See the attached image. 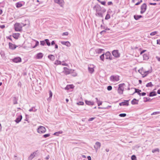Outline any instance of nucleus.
I'll list each match as a JSON object with an SVG mask.
<instances>
[{
    "label": "nucleus",
    "mask_w": 160,
    "mask_h": 160,
    "mask_svg": "<svg viewBox=\"0 0 160 160\" xmlns=\"http://www.w3.org/2000/svg\"><path fill=\"white\" fill-rule=\"evenodd\" d=\"M45 43H46L48 46H50V42H49V40L48 39H46L45 40Z\"/></svg>",
    "instance_id": "obj_36"
},
{
    "label": "nucleus",
    "mask_w": 160,
    "mask_h": 160,
    "mask_svg": "<svg viewBox=\"0 0 160 160\" xmlns=\"http://www.w3.org/2000/svg\"><path fill=\"white\" fill-rule=\"evenodd\" d=\"M128 101L129 100H125L124 102L120 103L119 105L120 106L124 105L128 106L129 105Z\"/></svg>",
    "instance_id": "obj_14"
},
{
    "label": "nucleus",
    "mask_w": 160,
    "mask_h": 160,
    "mask_svg": "<svg viewBox=\"0 0 160 160\" xmlns=\"http://www.w3.org/2000/svg\"><path fill=\"white\" fill-rule=\"evenodd\" d=\"M103 50H104L103 49H100V48L97 49H96L95 52L96 53L99 54V53H102V51Z\"/></svg>",
    "instance_id": "obj_25"
},
{
    "label": "nucleus",
    "mask_w": 160,
    "mask_h": 160,
    "mask_svg": "<svg viewBox=\"0 0 160 160\" xmlns=\"http://www.w3.org/2000/svg\"><path fill=\"white\" fill-rule=\"evenodd\" d=\"M55 2L59 4L61 6H62L63 4V0H54Z\"/></svg>",
    "instance_id": "obj_16"
},
{
    "label": "nucleus",
    "mask_w": 160,
    "mask_h": 160,
    "mask_svg": "<svg viewBox=\"0 0 160 160\" xmlns=\"http://www.w3.org/2000/svg\"><path fill=\"white\" fill-rule=\"evenodd\" d=\"M134 89L135 90V91L132 94H134L135 93H137L139 96H141V94L140 92L141 91V90L136 88H134Z\"/></svg>",
    "instance_id": "obj_23"
},
{
    "label": "nucleus",
    "mask_w": 160,
    "mask_h": 160,
    "mask_svg": "<svg viewBox=\"0 0 160 160\" xmlns=\"http://www.w3.org/2000/svg\"><path fill=\"white\" fill-rule=\"evenodd\" d=\"M102 103V102L100 101L97 102L98 105V106H100V105H101Z\"/></svg>",
    "instance_id": "obj_57"
},
{
    "label": "nucleus",
    "mask_w": 160,
    "mask_h": 160,
    "mask_svg": "<svg viewBox=\"0 0 160 160\" xmlns=\"http://www.w3.org/2000/svg\"><path fill=\"white\" fill-rule=\"evenodd\" d=\"M143 101L145 102H147L148 101H149V100H151V99L150 98L148 97H144L143 98Z\"/></svg>",
    "instance_id": "obj_33"
},
{
    "label": "nucleus",
    "mask_w": 160,
    "mask_h": 160,
    "mask_svg": "<svg viewBox=\"0 0 160 160\" xmlns=\"http://www.w3.org/2000/svg\"><path fill=\"white\" fill-rule=\"evenodd\" d=\"M126 116L125 113H121L119 115V116L121 117H125Z\"/></svg>",
    "instance_id": "obj_51"
},
{
    "label": "nucleus",
    "mask_w": 160,
    "mask_h": 160,
    "mask_svg": "<svg viewBox=\"0 0 160 160\" xmlns=\"http://www.w3.org/2000/svg\"><path fill=\"white\" fill-rule=\"evenodd\" d=\"M35 156V153L31 154L30 156L28 158V160H32Z\"/></svg>",
    "instance_id": "obj_24"
},
{
    "label": "nucleus",
    "mask_w": 160,
    "mask_h": 160,
    "mask_svg": "<svg viewBox=\"0 0 160 160\" xmlns=\"http://www.w3.org/2000/svg\"><path fill=\"white\" fill-rule=\"evenodd\" d=\"M140 13L142 14L143 13L146 11L147 9V5L146 3L143 4L141 6Z\"/></svg>",
    "instance_id": "obj_5"
},
{
    "label": "nucleus",
    "mask_w": 160,
    "mask_h": 160,
    "mask_svg": "<svg viewBox=\"0 0 160 160\" xmlns=\"http://www.w3.org/2000/svg\"><path fill=\"white\" fill-rule=\"evenodd\" d=\"M105 58L107 59H109L110 60H112V58L111 55V54L109 52H107L105 54Z\"/></svg>",
    "instance_id": "obj_9"
},
{
    "label": "nucleus",
    "mask_w": 160,
    "mask_h": 160,
    "mask_svg": "<svg viewBox=\"0 0 160 160\" xmlns=\"http://www.w3.org/2000/svg\"><path fill=\"white\" fill-rule=\"evenodd\" d=\"M45 128L42 126H39L37 129V132L40 133H43L46 132Z\"/></svg>",
    "instance_id": "obj_4"
},
{
    "label": "nucleus",
    "mask_w": 160,
    "mask_h": 160,
    "mask_svg": "<svg viewBox=\"0 0 160 160\" xmlns=\"http://www.w3.org/2000/svg\"><path fill=\"white\" fill-rule=\"evenodd\" d=\"M95 118H90L88 120V121H92L93 120L95 119Z\"/></svg>",
    "instance_id": "obj_58"
},
{
    "label": "nucleus",
    "mask_w": 160,
    "mask_h": 160,
    "mask_svg": "<svg viewBox=\"0 0 160 160\" xmlns=\"http://www.w3.org/2000/svg\"><path fill=\"white\" fill-rule=\"evenodd\" d=\"M96 15L97 16L100 17H103V14L101 11L99 12H96Z\"/></svg>",
    "instance_id": "obj_22"
},
{
    "label": "nucleus",
    "mask_w": 160,
    "mask_h": 160,
    "mask_svg": "<svg viewBox=\"0 0 160 160\" xmlns=\"http://www.w3.org/2000/svg\"><path fill=\"white\" fill-rule=\"evenodd\" d=\"M101 3L103 5H105L106 4V2L105 1L101 2Z\"/></svg>",
    "instance_id": "obj_60"
},
{
    "label": "nucleus",
    "mask_w": 160,
    "mask_h": 160,
    "mask_svg": "<svg viewBox=\"0 0 160 160\" xmlns=\"http://www.w3.org/2000/svg\"><path fill=\"white\" fill-rule=\"evenodd\" d=\"M37 109H36L35 107H32V108H30V109H29V112H32H32H36V111H37Z\"/></svg>",
    "instance_id": "obj_34"
},
{
    "label": "nucleus",
    "mask_w": 160,
    "mask_h": 160,
    "mask_svg": "<svg viewBox=\"0 0 160 160\" xmlns=\"http://www.w3.org/2000/svg\"><path fill=\"white\" fill-rule=\"evenodd\" d=\"M88 70L89 72L91 73H92L94 71V69L92 68H90L89 67H88Z\"/></svg>",
    "instance_id": "obj_32"
},
{
    "label": "nucleus",
    "mask_w": 160,
    "mask_h": 160,
    "mask_svg": "<svg viewBox=\"0 0 160 160\" xmlns=\"http://www.w3.org/2000/svg\"><path fill=\"white\" fill-rule=\"evenodd\" d=\"M142 2V0H140V1L138 2L137 3H136L135 4V5H139L141 2Z\"/></svg>",
    "instance_id": "obj_56"
},
{
    "label": "nucleus",
    "mask_w": 160,
    "mask_h": 160,
    "mask_svg": "<svg viewBox=\"0 0 160 160\" xmlns=\"http://www.w3.org/2000/svg\"><path fill=\"white\" fill-rule=\"evenodd\" d=\"M138 100L136 99H133L131 101V103L133 105L138 104Z\"/></svg>",
    "instance_id": "obj_21"
},
{
    "label": "nucleus",
    "mask_w": 160,
    "mask_h": 160,
    "mask_svg": "<svg viewBox=\"0 0 160 160\" xmlns=\"http://www.w3.org/2000/svg\"><path fill=\"white\" fill-rule=\"evenodd\" d=\"M63 69L64 73L66 75L70 74L72 72L74 71V70L69 69L67 67H64Z\"/></svg>",
    "instance_id": "obj_6"
},
{
    "label": "nucleus",
    "mask_w": 160,
    "mask_h": 160,
    "mask_svg": "<svg viewBox=\"0 0 160 160\" xmlns=\"http://www.w3.org/2000/svg\"><path fill=\"white\" fill-rule=\"evenodd\" d=\"M62 131H59L58 132H55L53 134V135L58 136L59 134H62Z\"/></svg>",
    "instance_id": "obj_38"
},
{
    "label": "nucleus",
    "mask_w": 160,
    "mask_h": 160,
    "mask_svg": "<svg viewBox=\"0 0 160 160\" xmlns=\"http://www.w3.org/2000/svg\"><path fill=\"white\" fill-rule=\"evenodd\" d=\"M61 64V62L60 61L57 60L56 61L54 62V64L58 65Z\"/></svg>",
    "instance_id": "obj_39"
},
{
    "label": "nucleus",
    "mask_w": 160,
    "mask_h": 160,
    "mask_svg": "<svg viewBox=\"0 0 160 160\" xmlns=\"http://www.w3.org/2000/svg\"><path fill=\"white\" fill-rule=\"evenodd\" d=\"M16 6L17 8L21 7L22 6V4L20 2H18L16 4Z\"/></svg>",
    "instance_id": "obj_29"
},
{
    "label": "nucleus",
    "mask_w": 160,
    "mask_h": 160,
    "mask_svg": "<svg viewBox=\"0 0 160 160\" xmlns=\"http://www.w3.org/2000/svg\"><path fill=\"white\" fill-rule=\"evenodd\" d=\"M113 55L116 58H118L120 57V53H119L118 51L117 50H114L112 52Z\"/></svg>",
    "instance_id": "obj_8"
},
{
    "label": "nucleus",
    "mask_w": 160,
    "mask_h": 160,
    "mask_svg": "<svg viewBox=\"0 0 160 160\" xmlns=\"http://www.w3.org/2000/svg\"><path fill=\"white\" fill-rule=\"evenodd\" d=\"M157 33V32L154 31L150 33V35L151 36H153L155 35Z\"/></svg>",
    "instance_id": "obj_49"
},
{
    "label": "nucleus",
    "mask_w": 160,
    "mask_h": 160,
    "mask_svg": "<svg viewBox=\"0 0 160 160\" xmlns=\"http://www.w3.org/2000/svg\"><path fill=\"white\" fill-rule=\"evenodd\" d=\"M22 115H20L18 116L17 118H16V119L15 120V122L17 123H18L20 122L22 119Z\"/></svg>",
    "instance_id": "obj_15"
},
{
    "label": "nucleus",
    "mask_w": 160,
    "mask_h": 160,
    "mask_svg": "<svg viewBox=\"0 0 160 160\" xmlns=\"http://www.w3.org/2000/svg\"><path fill=\"white\" fill-rule=\"evenodd\" d=\"M100 58L101 60H102V61H103L104 58V54H102L101 56H100Z\"/></svg>",
    "instance_id": "obj_40"
},
{
    "label": "nucleus",
    "mask_w": 160,
    "mask_h": 160,
    "mask_svg": "<svg viewBox=\"0 0 160 160\" xmlns=\"http://www.w3.org/2000/svg\"><path fill=\"white\" fill-rule=\"evenodd\" d=\"M40 44L42 46H44L45 44V40L44 41H40Z\"/></svg>",
    "instance_id": "obj_47"
},
{
    "label": "nucleus",
    "mask_w": 160,
    "mask_h": 160,
    "mask_svg": "<svg viewBox=\"0 0 160 160\" xmlns=\"http://www.w3.org/2000/svg\"><path fill=\"white\" fill-rule=\"evenodd\" d=\"M125 84L124 83L119 84L118 89V92L120 95L123 94L124 91V87Z\"/></svg>",
    "instance_id": "obj_2"
},
{
    "label": "nucleus",
    "mask_w": 160,
    "mask_h": 160,
    "mask_svg": "<svg viewBox=\"0 0 160 160\" xmlns=\"http://www.w3.org/2000/svg\"><path fill=\"white\" fill-rule=\"evenodd\" d=\"M141 95H142V96H144L146 95V93L144 92L141 93Z\"/></svg>",
    "instance_id": "obj_61"
},
{
    "label": "nucleus",
    "mask_w": 160,
    "mask_h": 160,
    "mask_svg": "<svg viewBox=\"0 0 160 160\" xmlns=\"http://www.w3.org/2000/svg\"><path fill=\"white\" fill-rule=\"evenodd\" d=\"M74 86L72 85H68L65 88V90H69L70 89H72L74 88Z\"/></svg>",
    "instance_id": "obj_19"
},
{
    "label": "nucleus",
    "mask_w": 160,
    "mask_h": 160,
    "mask_svg": "<svg viewBox=\"0 0 160 160\" xmlns=\"http://www.w3.org/2000/svg\"><path fill=\"white\" fill-rule=\"evenodd\" d=\"M86 104L88 105H93L94 104V102L90 101L85 100Z\"/></svg>",
    "instance_id": "obj_17"
},
{
    "label": "nucleus",
    "mask_w": 160,
    "mask_h": 160,
    "mask_svg": "<svg viewBox=\"0 0 160 160\" xmlns=\"http://www.w3.org/2000/svg\"><path fill=\"white\" fill-rule=\"evenodd\" d=\"M138 72L141 73L142 75L144 76V70L142 69H139L138 70Z\"/></svg>",
    "instance_id": "obj_37"
},
{
    "label": "nucleus",
    "mask_w": 160,
    "mask_h": 160,
    "mask_svg": "<svg viewBox=\"0 0 160 160\" xmlns=\"http://www.w3.org/2000/svg\"><path fill=\"white\" fill-rule=\"evenodd\" d=\"M156 95V94L155 92L153 91L150 92L149 95V97H152L154 96H155Z\"/></svg>",
    "instance_id": "obj_30"
},
{
    "label": "nucleus",
    "mask_w": 160,
    "mask_h": 160,
    "mask_svg": "<svg viewBox=\"0 0 160 160\" xmlns=\"http://www.w3.org/2000/svg\"><path fill=\"white\" fill-rule=\"evenodd\" d=\"M68 32H66L63 33L62 34V36H64V35L65 36H67L68 35Z\"/></svg>",
    "instance_id": "obj_55"
},
{
    "label": "nucleus",
    "mask_w": 160,
    "mask_h": 160,
    "mask_svg": "<svg viewBox=\"0 0 160 160\" xmlns=\"http://www.w3.org/2000/svg\"><path fill=\"white\" fill-rule=\"evenodd\" d=\"M39 45V42L38 41H36V44L34 46L33 48H35Z\"/></svg>",
    "instance_id": "obj_54"
},
{
    "label": "nucleus",
    "mask_w": 160,
    "mask_h": 160,
    "mask_svg": "<svg viewBox=\"0 0 160 160\" xmlns=\"http://www.w3.org/2000/svg\"><path fill=\"white\" fill-rule=\"evenodd\" d=\"M49 97L48 98V99H50L52 97V93L51 90H50L49 91Z\"/></svg>",
    "instance_id": "obj_44"
},
{
    "label": "nucleus",
    "mask_w": 160,
    "mask_h": 160,
    "mask_svg": "<svg viewBox=\"0 0 160 160\" xmlns=\"http://www.w3.org/2000/svg\"><path fill=\"white\" fill-rule=\"evenodd\" d=\"M131 159L132 160H137L136 156L134 155H133L131 157Z\"/></svg>",
    "instance_id": "obj_46"
},
{
    "label": "nucleus",
    "mask_w": 160,
    "mask_h": 160,
    "mask_svg": "<svg viewBox=\"0 0 160 160\" xmlns=\"http://www.w3.org/2000/svg\"><path fill=\"white\" fill-rule=\"evenodd\" d=\"M61 43L62 45H65L68 47H69L71 45V43L68 41H61Z\"/></svg>",
    "instance_id": "obj_13"
},
{
    "label": "nucleus",
    "mask_w": 160,
    "mask_h": 160,
    "mask_svg": "<svg viewBox=\"0 0 160 160\" xmlns=\"http://www.w3.org/2000/svg\"><path fill=\"white\" fill-rule=\"evenodd\" d=\"M70 74H71L72 76L73 77L76 76L77 75V73L74 72V71L72 72Z\"/></svg>",
    "instance_id": "obj_43"
},
{
    "label": "nucleus",
    "mask_w": 160,
    "mask_h": 160,
    "mask_svg": "<svg viewBox=\"0 0 160 160\" xmlns=\"http://www.w3.org/2000/svg\"><path fill=\"white\" fill-rule=\"evenodd\" d=\"M110 18V15L108 14H107L105 17V19L108 20V19H109Z\"/></svg>",
    "instance_id": "obj_45"
},
{
    "label": "nucleus",
    "mask_w": 160,
    "mask_h": 160,
    "mask_svg": "<svg viewBox=\"0 0 160 160\" xmlns=\"http://www.w3.org/2000/svg\"><path fill=\"white\" fill-rule=\"evenodd\" d=\"M26 24L24 25L23 23H15L14 25V28L15 31L17 32L21 31L22 30V26H24Z\"/></svg>",
    "instance_id": "obj_1"
},
{
    "label": "nucleus",
    "mask_w": 160,
    "mask_h": 160,
    "mask_svg": "<svg viewBox=\"0 0 160 160\" xmlns=\"http://www.w3.org/2000/svg\"><path fill=\"white\" fill-rule=\"evenodd\" d=\"M110 80L112 82H118L119 80V76L118 75H112L110 78Z\"/></svg>",
    "instance_id": "obj_3"
},
{
    "label": "nucleus",
    "mask_w": 160,
    "mask_h": 160,
    "mask_svg": "<svg viewBox=\"0 0 160 160\" xmlns=\"http://www.w3.org/2000/svg\"><path fill=\"white\" fill-rule=\"evenodd\" d=\"M160 113V112H153L152 113L151 115H156V114H158Z\"/></svg>",
    "instance_id": "obj_48"
},
{
    "label": "nucleus",
    "mask_w": 160,
    "mask_h": 160,
    "mask_svg": "<svg viewBox=\"0 0 160 160\" xmlns=\"http://www.w3.org/2000/svg\"><path fill=\"white\" fill-rule=\"evenodd\" d=\"M84 102H79L77 103V104L78 105H82L84 104Z\"/></svg>",
    "instance_id": "obj_50"
},
{
    "label": "nucleus",
    "mask_w": 160,
    "mask_h": 160,
    "mask_svg": "<svg viewBox=\"0 0 160 160\" xmlns=\"http://www.w3.org/2000/svg\"><path fill=\"white\" fill-rule=\"evenodd\" d=\"M48 57L52 61H54L55 59V57L52 55L51 54L49 55Z\"/></svg>",
    "instance_id": "obj_27"
},
{
    "label": "nucleus",
    "mask_w": 160,
    "mask_h": 160,
    "mask_svg": "<svg viewBox=\"0 0 160 160\" xmlns=\"http://www.w3.org/2000/svg\"><path fill=\"white\" fill-rule=\"evenodd\" d=\"M146 87H152L153 85L152 84V82H149L146 85Z\"/></svg>",
    "instance_id": "obj_35"
},
{
    "label": "nucleus",
    "mask_w": 160,
    "mask_h": 160,
    "mask_svg": "<svg viewBox=\"0 0 160 160\" xmlns=\"http://www.w3.org/2000/svg\"><path fill=\"white\" fill-rule=\"evenodd\" d=\"M19 35L20 34L19 33H15L13 34V37L14 38L17 39L19 37Z\"/></svg>",
    "instance_id": "obj_26"
},
{
    "label": "nucleus",
    "mask_w": 160,
    "mask_h": 160,
    "mask_svg": "<svg viewBox=\"0 0 160 160\" xmlns=\"http://www.w3.org/2000/svg\"><path fill=\"white\" fill-rule=\"evenodd\" d=\"M87 158L88 159V160H91V157L90 156H88V157H87Z\"/></svg>",
    "instance_id": "obj_64"
},
{
    "label": "nucleus",
    "mask_w": 160,
    "mask_h": 160,
    "mask_svg": "<svg viewBox=\"0 0 160 160\" xmlns=\"http://www.w3.org/2000/svg\"><path fill=\"white\" fill-rule=\"evenodd\" d=\"M12 61L15 63L20 62L21 61V58L19 57H16L13 59Z\"/></svg>",
    "instance_id": "obj_12"
},
{
    "label": "nucleus",
    "mask_w": 160,
    "mask_h": 160,
    "mask_svg": "<svg viewBox=\"0 0 160 160\" xmlns=\"http://www.w3.org/2000/svg\"><path fill=\"white\" fill-rule=\"evenodd\" d=\"M159 149L158 148H156L155 149H153L152 150V152L153 153H155L156 152H159Z\"/></svg>",
    "instance_id": "obj_41"
},
{
    "label": "nucleus",
    "mask_w": 160,
    "mask_h": 160,
    "mask_svg": "<svg viewBox=\"0 0 160 160\" xmlns=\"http://www.w3.org/2000/svg\"><path fill=\"white\" fill-rule=\"evenodd\" d=\"M101 147V143L98 142H97L95 143V145L94 146V148L96 151L99 149Z\"/></svg>",
    "instance_id": "obj_10"
},
{
    "label": "nucleus",
    "mask_w": 160,
    "mask_h": 160,
    "mask_svg": "<svg viewBox=\"0 0 160 160\" xmlns=\"http://www.w3.org/2000/svg\"><path fill=\"white\" fill-rule=\"evenodd\" d=\"M18 99L16 97H14L13 98V102L14 104H17Z\"/></svg>",
    "instance_id": "obj_31"
},
{
    "label": "nucleus",
    "mask_w": 160,
    "mask_h": 160,
    "mask_svg": "<svg viewBox=\"0 0 160 160\" xmlns=\"http://www.w3.org/2000/svg\"><path fill=\"white\" fill-rule=\"evenodd\" d=\"M143 57L144 59L146 60L148 58V56L146 54H144L143 55Z\"/></svg>",
    "instance_id": "obj_42"
},
{
    "label": "nucleus",
    "mask_w": 160,
    "mask_h": 160,
    "mask_svg": "<svg viewBox=\"0 0 160 160\" xmlns=\"http://www.w3.org/2000/svg\"><path fill=\"white\" fill-rule=\"evenodd\" d=\"M157 44L160 45V39L157 40Z\"/></svg>",
    "instance_id": "obj_62"
},
{
    "label": "nucleus",
    "mask_w": 160,
    "mask_h": 160,
    "mask_svg": "<svg viewBox=\"0 0 160 160\" xmlns=\"http://www.w3.org/2000/svg\"><path fill=\"white\" fill-rule=\"evenodd\" d=\"M112 88L111 86H109L107 87V89L108 91L111 90L112 89Z\"/></svg>",
    "instance_id": "obj_53"
},
{
    "label": "nucleus",
    "mask_w": 160,
    "mask_h": 160,
    "mask_svg": "<svg viewBox=\"0 0 160 160\" xmlns=\"http://www.w3.org/2000/svg\"><path fill=\"white\" fill-rule=\"evenodd\" d=\"M152 72V70L151 69L148 70L147 71H145L144 72V76H143V77H144L147 76L148 74L151 73Z\"/></svg>",
    "instance_id": "obj_18"
},
{
    "label": "nucleus",
    "mask_w": 160,
    "mask_h": 160,
    "mask_svg": "<svg viewBox=\"0 0 160 160\" xmlns=\"http://www.w3.org/2000/svg\"><path fill=\"white\" fill-rule=\"evenodd\" d=\"M142 17V15H135L134 16V18L136 20H138L140 18H141Z\"/></svg>",
    "instance_id": "obj_28"
},
{
    "label": "nucleus",
    "mask_w": 160,
    "mask_h": 160,
    "mask_svg": "<svg viewBox=\"0 0 160 160\" xmlns=\"http://www.w3.org/2000/svg\"><path fill=\"white\" fill-rule=\"evenodd\" d=\"M5 26L4 25H0V28H2V29H3L4 28H5Z\"/></svg>",
    "instance_id": "obj_59"
},
{
    "label": "nucleus",
    "mask_w": 160,
    "mask_h": 160,
    "mask_svg": "<svg viewBox=\"0 0 160 160\" xmlns=\"http://www.w3.org/2000/svg\"><path fill=\"white\" fill-rule=\"evenodd\" d=\"M93 8V9L96 11V12H99L101 11V8L100 6L98 4L95 5Z\"/></svg>",
    "instance_id": "obj_7"
},
{
    "label": "nucleus",
    "mask_w": 160,
    "mask_h": 160,
    "mask_svg": "<svg viewBox=\"0 0 160 160\" xmlns=\"http://www.w3.org/2000/svg\"><path fill=\"white\" fill-rule=\"evenodd\" d=\"M156 58H157V59L158 60V61L160 62V58H159L158 56H156Z\"/></svg>",
    "instance_id": "obj_63"
},
{
    "label": "nucleus",
    "mask_w": 160,
    "mask_h": 160,
    "mask_svg": "<svg viewBox=\"0 0 160 160\" xmlns=\"http://www.w3.org/2000/svg\"><path fill=\"white\" fill-rule=\"evenodd\" d=\"M43 54L41 52L38 53L37 55V59H41L43 57Z\"/></svg>",
    "instance_id": "obj_20"
},
{
    "label": "nucleus",
    "mask_w": 160,
    "mask_h": 160,
    "mask_svg": "<svg viewBox=\"0 0 160 160\" xmlns=\"http://www.w3.org/2000/svg\"><path fill=\"white\" fill-rule=\"evenodd\" d=\"M50 136V134H49V133L47 134H44V135H43V137L44 138H46L48 137H49Z\"/></svg>",
    "instance_id": "obj_52"
},
{
    "label": "nucleus",
    "mask_w": 160,
    "mask_h": 160,
    "mask_svg": "<svg viewBox=\"0 0 160 160\" xmlns=\"http://www.w3.org/2000/svg\"><path fill=\"white\" fill-rule=\"evenodd\" d=\"M9 48L12 50H14L17 47V46L10 42L9 43Z\"/></svg>",
    "instance_id": "obj_11"
}]
</instances>
